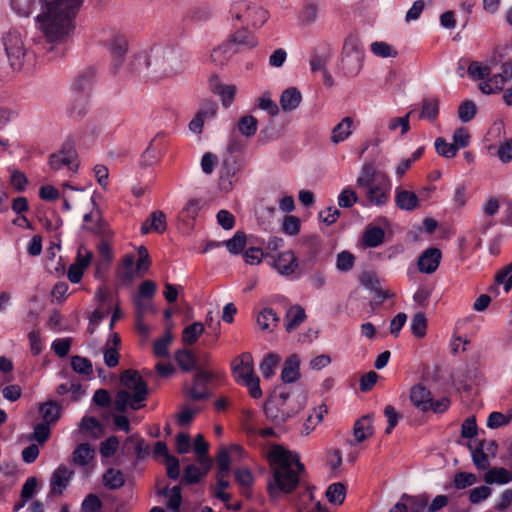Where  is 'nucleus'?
Segmentation results:
<instances>
[{"instance_id": "42", "label": "nucleus", "mask_w": 512, "mask_h": 512, "mask_svg": "<svg viewBox=\"0 0 512 512\" xmlns=\"http://www.w3.org/2000/svg\"><path fill=\"white\" fill-rule=\"evenodd\" d=\"M167 499V506L172 512H179L182 503L181 489L179 486H174L171 489L165 488L160 492Z\"/></svg>"}, {"instance_id": "13", "label": "nucleus", "mask_w": 512, "mask_h": 512, "mask_svg": "<svg viewBox=\"0 0 512 512\" xmlns=\"http://www.w3.org/2000/svg\"><path fill=\"white\" fill-rule=\"evenodd\" d=\"M472 461L478 470H487L490 467V458L497 452V444L493 440H483L477 446L469 444Z\"/></svg>"}, {"instance_id": "21", "label": "nucleus", "mask_w": 512, "mask_h": 512, "mask_svg": "<svg viewBox=\"0 0 512 512\" xmlns=\"http://www.w3.org/2000/svg\"><path fill=\"white\" fill-rule=\"evenodd\" d=\"M328 413L327 406L323 403L314 407L305 419L302 427L301 434L308 436L311 434L318 425H320L324 419V416Z\"/></svg>"}, {"instance_id": "15", "label": "nucleus", "mask_w": 512, "mask_h": 512, "mask_svg": "<svg viewBox=\"0 0 512 512\" xmlns=\"http://www.w3.org/2000/svg\"><path fill=\"white\" fill-rule=\"evenodd\" d=\"M108 49L115 66H120L128 52V40L120 33H113L106 41Z\"/></svg>"}, {"instance_id": "41", "label": "nucleus", "mask_w": 512, "mask_h": 512, "mask_svg": "<svg viewBox=\"0 0 512 512\" xmlns=\"http://www.w3.org/2000/svg\"><path fill=\"white\" fill-rule=\"evenodd\" d=\"M137 306V318H136V329L144 336L150 333V327L143 321V314L147 310L155 312L154 307L151 304H143L139 299L135 300Z\"/></svg>"}, {"instance_id": "52", "label": "nucleus", "mask_w": 512, "mask_h": 512, "mask_svg": "<svg viewBox=\"0 0 512 512\" xmlns=\"http://www.w3.org/2000/svg\"><path fill=\"white\" fill-rule=\"evenodd\" d=\"M173 341V335L170 331H166L165 334L154 342L153 352L157 357H166L169 355V345Z\"/></svg>"}, {"instance_id": "28", "label": "nucleus", "mask_w": 512, "mask_h": 512, "mask_svg": "<svg viewBox=\"0 0 512 512\" xmlns=\"http://www.w3.org/2000/svg\"><path fill=\"white\" fill-rule=\"evenodd\" d=\"M306 319V313L300 305L291 306L285 315L284 326L287 332L294 331Z\"/></svg>"}, {"instance_id": "7", "label": "nucleus", "mask_w": 512, "mask_h": 512, "mask_svg": "<svg viewBox=\"0 0 512 512\" xmlns=\"http://www.w3.org/2000/svg\"><path fill=\"white\" fill-rule=\"evenodd\" d=\"M148 66L158 77H171L182 72L184 66L181 53L173 47H159L154 50Z\"/></svg>"}, {"instance_id": "44", "label": "nucleus", "mask_w": 512, "mask_h": 512, "mask_svg": "<svg viewBox=\"0 0 512 512\" xmlns=\"http://www.w3.org/2000/svg\"><path fill=\"white\" fill-rule=\"evenodd\" d=\"M371 52L380 58H395L398 51L389 43L384 41H375L370 45Z\"/></svg>"}, {"instance_id": "40", "label": "nucleus", "mask_w": 512, "mask_h": 512, "mask_svg": "<svg viewBox=\"0 0 512 512\" xmlns=\"http://www.w3.org/2000/svg\"><path fill=\"white\" fill-rule=\"evenodd\" d=\"M90 82L86 78H79L75 81L72 91V97L79 101L84 108L89 97Z\"/></svg>"}, {"instance_id": "6", "label": "nucleus", "mask_w": 512, "mask_h": 512, "mask_svg": "<svg viewBox=\"0 0 512 512\" xmlns=\"http://www.w3.org/2000/svg\"><path fill=\"white\" fill-rule=\"evenodd\" d=\"M232 21L254 29L261 28L269 19V12L263 7L247 0L234 1L229 9Z\"/></svg>"}, {"instance_id": "19", "label": "nucleus", "mask_w": 512, "mask_h": 512, "mask_svg": "<svg viewBox=\"0 0 512 512\" xmlns=\"http://www.w3.org/2000/svg\"><path fill=\"white\" fill-rule=\"evenodd\" d=\"M441 252L437 248L425 250L418 259V268L422 273L432 274L440 264Z\"/></svg>"}, {"instance_id": "27", "label": "nucleus", "mask_w": 512, "mask_h": 512, "mask_svg": "<svg viewBox=\"0 0 512 512\" xmlns=\"http://www.w3.org/2000/svg\"><path fill=\"white\" fill-rule=\"evenodd\" d=\"M165 229L166 217L161 211L153 212L140 228L142 234H148L151 232L162 233Z\"/></svg>"}, {"instance_id": "11", "label": "nucleus", "mask_w": 512, "mask_h": 512, "mask_svg": "<svg viewBox=\"0 0 512 512\" xmlns=\"http://www.w3.org/2000/svg\"><path fill=\"white\" fill-rule=\"evenodd\" d=\"M49 166L58 171L67 168L70 172L76 173L79 167L78 154L71 143H66L62 148L49 157Z\"/></svg>"}, {"instance_id": "48", "label": "nucleus", "mask_w": 512, "mask_h": 512, "mask_svg": "<svg viewBox=\"0 0 512 512\" xmlns=\"http://www.w3.org/2000/svg\"><path fill=\"white\" fill-rule=\"evenodd\" d=\"M258 127V121L251 115L243 116L238 121V130L241 135L251 137L255 135Z\"/></svg>"}, {"instance_id": "49", "label": "nucleus", "mask_w": 512, "mask_h": 512, "mask_svg": "<svg viewBox=\"0 0 512 512\" xmlns=\"http://www.w3.org/2000/svg\"><path fill=\"white\" fill-rule=\"evenodd\" d=\"M103 483L109 489H118L124 484V476L119 470L110 468L103 474Z\"/></svg>"}, {"instance_id": "5", "label": "nucleus", "mask_w": 512, "mask_h": 512, "mask_svg": "<svg viewBox=\"0 0 512 512\" xmlns=\"http://www.w3.org/2000/svg\"><path fill=\"white\" fill-rule=\"evenodd\" d=\"M307 402L306 393H300L291 400H289L288 394L280 393L278 398L266 403L264 410L266 417L275 425L280 426L298 414L307 405Z\"/></svg>"}, {"instance_id": "54", "label": "nucleus", "mask_w": 512, "mask_h": 512, "mask_svg": "<svg viewBox=\"0 0 512 512\" xmlns=\"http://www.w3.org/2000/svg\"><path fill=\"white\" fill-rule=\"evenodd\" d=\"M439 112V103L437 99H425L422 103L420 117L433 121Z\"/></svg>"}, {"instance_id": "35", "label": "nucleus", "mask_w": 512, "mask_h": 512, "mask_svg": "<svg viewBox=\"0 0 512 512\" xmlns=\"http://www.w3.org/2000/svg\"><path fill=\"white\" fill-rule=\"evenodd\" d=\"M281 362V356L276 353L266 354L260 365L259 369L265 379H270L275 375L276 368Z\"/></svg>"}, {"instance_id": "58", "label": "nucleus", "mask_w": 512, "mask_h": 512, "mask_svg": "<svg viewBox=\"0 0 512 512\" xmlns=\"http://www.w3.org/2000/svg\"><path fill=\"white\" fill-rule=\"evenodd\" d=\"M492 495V489L489 486L482 485L475 487L469 492V501L472 504H479L487 500Z\"/></svg>"}, {"instance_id": "45", "label": "nucleus", "mask_w": 512, "mask_h": 512, "mask_svg": "<svg viewBox=\"0 0 512 512\" xmlns=\"http://www.w3.org/2000/svg\"><path fill=\"white\" fill-rule=\"evenodd\" d=\"M346 496L345 486L341 483H333L326 490L327 500L334 505H341Z\"/></svg>"}, {"instance_id": "20", "label": "nucleus", "mask_w": 512, "mask_h": 512, "mask_svg": "<svg viewBox=\"0 0 512 512\" xmlns=\"http://www.w3.org/2000/svg\"><path fill=\"white\" fill-rule=\"evenodd\" d=\"M73 475L71 471L65 465H60L53 473L50 487L51 493L61 495L68 486Z\"/></svg>"}, {"instance_id": "8", "label": "nucleus", "mask_w": 512, "mask_h": 512, "mask_svg": "<svg viewBox=\"0 0 512 512\" xmlns=\"http://www.w3.org/2000/svg\"><path fill=\"white\" fill-rule=\"evenodd\" d=\"M90 354L94 357L103 354V361L109 368H114L119 364L121 347L120 336L116 332H111L104 347H100L94 341L87 344Z\"/></svg>"}, {"instance_id": "57", "label": "nucleus", "mask_w": 512, "mask_h": 512, "mask_svg": "<svg viewBox=\"0 0 512 512\" xmlns=\"http://www.w3.org/2000/svg\"><path fill=\"white\" fill-rule=\"evenodd\" d=\"M338 205L341 208H351L358 201L357 193L350 187H345L338 195Z\"/></svg>"}, {"instance_id": "46", "label": "nucleus", "mask_w": 512, "mask_h": 512, "mask_svg": "<svg viewBox=\"0 0 512 512\" xmlns=\"http://www.w3.org/2000/svg\"><path fill=\"white\" fill-rule=\"evenodd\" d=\"M410 330L416 338L421 339L425 337L427 331V319L424 313L418 312L412 317Z\"/></svg>"}, {"instance_id": "56", "label": "nucleus", "mask_w": 512, "mask_h": 512, "mask_svg": "<svg viewBox=\"0 0 512 512\" xmlns=\"http://www.w3.org/2000/svg\"><path fill=\"white\" fill-rule=\"evenodd\" d=\"M477 482L475 474L470 472H458L454 475L453 484L457 489H465L474 485Z\"/></svg>"}, {"instance_id": "32", "label": "nucleus", "mask_w": 512, "mask_h": 512, "mask_svg": "<svg viewBox=\"0 0 512 512\" xmlns=\"http://www.w3.org/2000/svg\"><path fill=\"white\" fill-rule=\"evenodd\" d=\"M279 317L271 308H264L257 316V325L264 331L271 333L277 326Z\"/></svg>"}, {"instance_id": "36", "label": "nucleus", "mask_w": 512, "mask_h": 512, "mask_svg": "<svg viewBox=\"0 0 512 512\" xmlns=\"http://www.w3.org/2000/svg\"><path fill=\"white\" fill-rule=\"evenodd\" d=\"M94 456L95 450L87 443L79 444L73 451V461L80 466H88Z\"/></svg>"}, {"instance_id": "3", "label": "nucleus", "mask_w": 512, "mask_h": 512, "mask_svg": "<svg viewBox=\"0 0 512 512\" xmlns=\"http://www.w3.org/2000/svg\"><path fill=\"white\" fill-rule=\"evenodd\" d=\"M122 388L114 400L115 409L125 412L128 409L138 410L145 406L148 387L142 376L135 370H126L120 376Z\"/></svg>"}, {"instance_id": "26", "label": "nucleus", "mask_w": 512, "mask_h": 512, "mask_svg": "<svg viewBox=\"0 0 512 512\" xmlns=\"http://www.w3.org/2000/svg\"><path fill=\"white\" fill-rule=\"evenodd\" d=\"M483 480L488 485H505L512 482V472L504 467L488 468Z\"/></svg>"}, {"instance_id": "24", "label": "nucleus", "mask_w": 512, "mask_h": 512, "mask_svg": "<svg viewBox=\"0 0 512 512\" xmlns=\"http://www.w3.org/2000/svg\"><path fill=\"white\" fill-rule=\"evenodd\" d=\"M395 204L401 210L412 211L418 207L419 199L414 192L396 187Z\"/></svg>"}, {"instance_id": "18", "label": "nucleus", "mask_w": 512, "mask_h": 512, "mask_svg": "<svg viewBox=\"0 0 512 512\" xmlns=\"http://www.w3.org/2000/svg\"><path fill=\"white\" fill-rule=\"evenodd\" d=\"M209 87L214 94L220 97L225 107H229L233 103L237 92L235 85L223 84L217 76H213L209 79Z\"/></svg>"}, {"instance_id": "60", "label": "nucleus", "mask_w": 512, "mask_h": 512, "mask_svg": "<svg viewBox=\"0 0 512 512\" xmlns=\"http://www.w3.org/2000/svg\"><path fill=\"white\" fill-rule=\"evenodd\" d=\"M175 359H176L177 363L179 364V366L183 370H186V371H190V370L194 369V367L196 365L195 356L191 352L186 351V350L178 351L175 354Z\"/></svg>"}, {"instance_id": "61", "label": "nucleus", "mask_w": 512, "mask_h": 512, "mask_svg": "<svg viewBox=\"0 0 512 512\" xmlns=\"http://www.w3.org/2000/svg\"><path fill=\"white\" fill-rule=\"evenodd\" d=\"M300 219L293 215L285 216L282 223V231L288 236H296L300 232Z\"/></svg>"}, {"instance_id": "1", "label": "nucleus", "mask_w": 512, "mask_h": 512, "mask_svg": "<svg viewBox=\"0 0 512 512\" xmlns=\"http://www.w3.org/2000/svg\"><path fill=\"white\" fill-rule=\"evenodd\" d=\"M84 0H41L39 27L49 42L64 40L74 29V19Z\"/></svg>"}, {"instance_id": "39", "label": "nucleus", "mask_w": 512, "mask_h": 512, "mask_svg": "<svg viewBox=\"0 0 512 512\" xmlns=\"http://www.w3.org/2000/svg\"><path fill=\"white\" fill-rule=\"evenodd\" d=\"M40 415L44 423L54 424L60 418V407L55 402H47L40 406Z\"/></svg>"}, {"instance_id": "14", "label": "nucleus", "mask_w": 512, "mask_h": 512, "mask_svg": "<svg viewBox=\"0 0 512 512\" xmlns=\"http://www.w3.org/2000/svg\"><path fill=\"white\" fill-rule=\"evenodd\" d=\"M231 370L232 375L238 384L256 375L254 372V362L252 355L248 352H245L237 356L231 362Z\"/></svg>"}, {"instance_id": "38", "label": "nucleus", "mask_w": 512, "mask_h": 512, "mask_svg": "<svg viewBox=\"0 0 512 512\" xmlns=\"http://www.w3.org/2000/svg\"><path fill=\"white\" fill-rule=\"evenodd\" d=\"M491 70L492 67L489 64L472 61L467 68V73L473 81H484L490 75Z\"/></svg>"}, {"instance_id": "2", "label": "nucleus", "mask_w": 512, "mask_h": 512, "mask_svg": "<svg viewBox=\"0 0 512 512\" xmlns=\"http://www.w3.org/2000/svg\"><path fill=\"white\" fill-rule=\"evenodd\" d=\"M267 457L272 472V479L269 482L270 494L277 496L279 493L292 492L299 484L300 474L304 471L299 454L281 445H273Z\"/></svg>"}, {"instance_id": "62", "label": "nucleus", "mask_w": 512, "mask_h": 512, "mask_svg": "<svg viewBox=\"0 0 512 512\" xmlns=\"http://www.w3.org/2000/svg\"><path fill=\"white\" fill-rule=\"evenodd\" d=\"M477 109L476 105L473 101L466 100L464 101L458 109L459 119L464 122H470L476 115Z\"/></svg>"}, {"instance_id": "59", "label": "nucleus", "mask_w": 512, "mask_h": 512, "mask_svg": "<svg viewBox=\"0 0 512 512\" xmlns=\"http://www.w3.org/2000/svg\"><path fill=\"white\" fill-rule=\"evenodd\" d=\"M435 148L437 153L440 156L446 157V158H453L456 156L458 149L454 145V143H448L443 138H437L435 140Z\"/></svg>"}, {"instance_id": "4", "label": "nucleus", "mask_w": 512, "mask_h": 512, "mask_svg": "<svg viewBox=\"0 0 512 512\" xmlns=\"http://www.w3.org/2000/svg\"><path fill=\"white\" fill-rule=\"evenodd\" d=\"M356 186L371 206H384L390 199L392 185L389 176L375 171L370 165L362 167L356 178Z\"/></svg>"}, {"instance_id": "63", "label": "nucleus", "mask_w": 512, "mask_h": 512, "mask_svg": "<svg viewBox=\"0 0 512 512\" xmlns=\"http://www.w3.org/2000/svg\"><path fill=\"white\" fill-rule=\"evenodd\" d=\"M257 105L261 110L266 111L271 116H276L279 113V108L277 104L271 99L269 93L262 94L257 99Z\"/></svg>"}, {"instance_id": "53", "label": "nucleus", "mask_w": 512, "mask_h": 512, "mask_svg": "<svg viewBox=\"0 0 512 512\" xmlns=\"http://www.w3.org/2000/svg\"><path fill=\"white\" fill-rule=\"evenodd\" d=\"M229 476L217 475V483L213 487V495L221 501L227 503L231 496L225 490L229 487Z\"/></svg>"}, {"instance_id": "37", "label": "nucleus", "mask_w": 512, "mask_h": 512, "mask_svg": "<svg viewBox=\"0 0 512 512\" xmlns=\"http://www.w3.org/2000/svg\"><path fill=\"white\" fill-rule=\"evenodd\" d=\"M384 230L380 227L369 226L363 235V243L366 247L374 248L384 241Z\"/></svg>"}, {"instance_id": "31", "label": "nucleus", "mask_w": 512, "mask_h": 512, "mask_svg": "<svg viewBox=\"0 0 512 512\" xmlns=\"http://www.w3.org/2000/svg\"><path fill=\"white\" fill-rule=\"evenodd\" d=\"M216 115V106L210 104L201 109L189 123V129L193 133L200 134L206 119H212Z\"/></svg>"}, {"instance_id": "16", "label": "nucleus", "mask_w": 512, "mask_h": 512, "mask_svg": "<svg viewBox=\"0 0 512 512\" xmlns=\"http://www.w3.org/2000/svg\"><path fill=\"white\" fill-rule=\"evenodd\" d=\"M359 122L351 116L342 118L331 130L330 141L338 145L349 139L354 133Z\"/></svg>"}, {"instance_id": "47", "label": "nucleus", "mask_w": 512, "mask_h": 512, "mask_svg": "<svg viewBox=\"0 0 512 512\" xmlns=\"http://www.w3.org/2000/svg\"><path fill=\"white\" fill-rule=\"evenodd\" d=\"M512 419V409L508 410L507 413H501L494 411L489 414L487 418V427L490 429H497L502 426L509 424Z\"/></svg>"}, {"instance_id": "50", "label": "nucleus", "mask_w": 512, "mask_h": 512, "mask_svg": "<svg viewBox=\"0 0 512 512\" xmlns=\"http://www.w3.org/2000/svg\"><path fill=\"white\" fill-rule=\"evenodd\" d=\"M79 427L82 431L86 432L94 438H97L102 433V426L100 422L94 417H83Z\"/></svg>"}, {"instance_id": "29", "label": "nucleus", "mask_w": 512, "mask_h": 512, "mask_svg": "<svg viewBox=\"0 0 512 512\" xmlns=\"http://www.w3.org/2000/svg\"><path fill=\"white\" fill-rule=\"evenodd\" d=\"M237 52V48H234L232 43L226 41L211 51L210 59L216 65H224Z\"/></svg>"}, {"instance_id": "30", "label": "nucleus", "mask_w": 512, "mask_h": 512, "mask_svg": "<svg viewBox=\"0 0 512 512\" xmlns=\"http://www.w3.org/2000/svg\"><path fill=\"white\" fill-rule=\"evenodd\" d=\"M228 42L232 43L234 48H236V46H242L245 48H254L258 44V40H257L256 36L252 32H250L247 28H242V29L235 31L231 35Z\"/></svg>"}, {"instance_id": "17", "label": "nucleus", "mask_w": 512, "mask_h": 512, "mask_svg": "<svg viewBox=\"0 0 512 512\" xmlns=\"http://www.w3.org/2000/svg\"><path fill=\"white\" fill-rule=\"evenodd\" d=\"M428 505V496H406L402 497V501L396 503L389 512H425Z\"/></svg>"}, {"instance_id": "64", "label": "nucleus", "mask_w": 512, "mask_h": 512, "mask_svg": "<svg viewBox=\"0 0 512 512\" xmlns=\"http://www.w3.org/2000/svg\"><path fill=\"white\" fill-rule=\"evenodd\" d=\"M81 509L82 512H104L102 502L95 494H89L85 497Z\"/></svg>"}, {"instance_id": "33", "label": "nucleus", "mask_w": 512, "mask_h": 512, "mask_svg": "<svg viewBox=\"0 0 512 512\" xmlns=\"http://www.w3.org/2000/svg\"><path fill=\"white\" fill-rule=\"evenodd\" d=\"M302 96L296 88H288L284 90L280 97V105L284 111H293L301 103Z\"/></svg>"}, {"instance_id": "43", "label": "nucleus", "mask_w": 512, "mask_h": 512, "mask_svg": "<svg viewBox=\"0 0 512 512\" xmlns=\"http://www.w3.org/2000/svg\"><path fill=\"white\" fill-rule=\"evenodd\" d=\"M204 332V326L200 322H194L184 328L182 332V341L187 345H193Z\"/></svg>"}, {"instance_id": "34", "label": "nucleus", "mask_w": 512, "mask_h": 512, "mask_svg": "<svg viewBox=\"0 0 512 512\" xmlns=\"http://www.w3.org/2000/svg\"><path fill=\"white\" fill-rule=\"evenodd\" d=\"M117 275L120 279L127 282L134 279L136 275L134 254H126L123 257L121 264L118 267Z\"/></svg>"}, {"instance_id": "25", "label": "nucleus", "mask_w": 512, "mask_h": 512, "mask_svg": "<svg viewBox=\"0 0 512 512\" xmlns=\"http://www.w3.org/2000/svg\"><path fill=\"white\" fill-rule=\"evenodd\" d=\"M431 392L422 385H415L410 392L411 402L421 411H428L431 407Z\"/></svg>"}, {"instance_id": "10", "label": "nucleus", "mask_w": 512, "mask_h": 512, "mask_svg": "<svg viewBox=\"0 0 512 512\" xmlns=\"http://www.w3.org/2000/svg\"><path fill=\"white\" fill-rule=\"evenodd\" d=\"M266 258L269 265L281 276L289 277L298 269V259L293 250L268 253Z\"/></svg>"}, {"instance_id": "51", "label": "nucleus", "mask_w": 512, "mask_h": 512, "mask_svg": "<svg viewBox=\"0 0 512 512\" xmlns=\"http://www.w3.org/2000/svg\"><path fill=\"white\" fill-rule=\"evenodd\" d=\"M224 245L231 254H239L246 245L245 233L237 231L231 239L224 242Z\"/></svg>"}, {"instance_id": "23", "label": "nucleus", "mask_w": 512, "mask_h": 512, "mask_svg": "<svg viewBox=\"0 0 512 512\" xmlns=\"http://www.w3.org/2000/svg\"><path fill=\"white\" fill-rule=\"evenodd\" d=\"M300 377V359L296 354L288 356L281 371V380L284 383H293Z\"/></svg>"}, {"instance_id": "9", "label": "nucleus", "mask_w": 512, "mask_h": 512, "mask_svg": "<svg viewBox=\"0 0 512 512\" xmlns=\"http://www.w3.org/2000/svg\"><path fill=\"white\" fill-rule=\"evenodd\" d=\"M4 45L11 67L15 70L21 69L26 57L22 34L17 30L9 31L4 37Z\"/></svg>"}, {"instance_id": "22", "label": "nucleus", "mask_w": 512, "mask_h": 512, "mask_svg": "<svg viewBox=\"0 0 512 512\" xmlns=\"http://www.w3.org/2000/svg\"><path fill=\"white\" fill-rule=\"evenodd\" d=\"M373 422L374 418L371 414L364 415L355 422L353 434L357 443H361L373 435Z\"/></svg>"}, {"instance_id": "12", "label": "nucleus", "mask_w": 512, "mask_h": 512, "mask_svg": "<svg viewBox=\"0 0 512 512\" xmlns=\"http://www.w3.org/2000/svg\"><path fill=\"white\" fill-rule=\"evenodd\" d=\"M512 79V61L504 62L501 72L479 83V90L486 95L500 93L506 83Z\"/></svg>"}, {"instance_id": "55", "label": "nucleus", "mask_w": 512, "mask_h": 512, "mask_svg": "<svg viewBox=\"0 0 512 512\" xmlns=\"http://www.w3.org/2000/svg\"><path fill=\"white\" fill-rule=\"evenodd\" d=\"M410 113L403 117H394L388 120L387 126L389 131L396 132L400 129V134H406L410 129V121H409Z\"/></svg>"}]
</instances>
